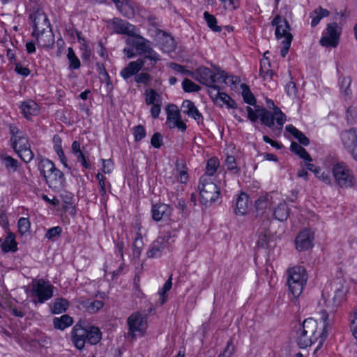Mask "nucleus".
<instances>
[{"instance_id": "f257e3e1", "label": "nucleus", "mask_w": 357, "mask_h": 357, "mask_svg": "<svg viewBox=\"0 0 357 357\" xmlns=\"http://www.w3.org/2000/svg\"><path fill=\"white\" fill-rule=\"evenodd\" d=\"M328 326V317L326 312H323L319 324L312 318L306 319L297 331L296 341L298 346L303 349L317 342L315 351L319 349L326 339Z\"/></svg>"}, {"instance_id": "f03ea898", "label": "nucleus", "mask_w": 357, "mask_h": 357, "mask_svg": "<svg viewBox=\"0 0 357 357\" xmlns=\"http://www.w3.org/2000/svg\"><path fill=\"white\" fill-rule=\"evenodd\" d=\"M10 133L11 147L25 163L30 162L33 160L34 154L31 149L26 135L14 126H10Z\"/></svg>"}, {"instance_id": "7ed1b4c3", "label": "nucleus", "mask_w": 357, "mask_h": 357, "mask_svg": "<svg viewBox=\"0 0 357 357\" xmlns=\"http://www.w3.org/2000/svg\"><path fill=\"white\" fill-rule=\"evenodd\" d=\"M175 238V231L168 230L160 232L158 238L150 245L146 252L147 257L159 258L163 254L169 252Z\"/></svg>"}, {"instance_id": "20e7f679", "label": "nucleus", "mask_w": 357, "mask_h": 357, "mask_svg": "<svg viewBox=\"0 0 357 357\" xmlns=\"http://www.w3.org/2000/svg\"><path fill=\"white\" fill-rule=\"evenodd\" d=\"M128 332L126 337L130 341L135 340L137 337H143L148 328L147 317L139 312L132 313L127 319Z\"/></svg>"}, {"instance_id": "39448f33", "label": "nucleus", "mask_w": 357, "mask_h": 357, "mask_svg": "<svg viewBox=\"0 0 357 357\" xmlns=\"http://www.w3.org/2000/svg\"><path fill=\"white\" fill-rule=\"evenodd\" d=\"M287 284L289 290L294 298H298L303 291L307 280V275L304 267L294 266L287 271Z\"/></svg>"}, {"instance_id": "423d86ee", "label": "nucleus", "mask_w": 357, "mask_h": 357, "mask_svg": "<svg viewBox=\"0 0 357 357\" xmlns=\"http://www.w3.org/2000/svg\"><path fill=\"white\" fill-rule=\"evenodd\" d=\"M334 183L342 189L352 188L356 184V178L349 166L339 162L334 164L331 168Z\"/></svg>"}, {"instance_id": "0eeeda50", "label": "nucleus", "mask_w": 357, "mask_h": 357, "mask_svg": "<svg viewBox=\"0 0 357 357\" xmlns=\"http://www.w3.org/2000/svg\"><path fill=\"white\" fill-rule=\"evenodd\" d=\"M201 202L208 205L215 202L220 195L217 185L213 183V178L208 175H203L199 179L198 185Z\"/></svg>"}, {"instance_id": "6e6552de", "label": "nucleus", "mask_w": 357, "mask_h": 357, "mask_svg": "<svg viewBox=\"0 0 357 357\" xmlns=\"http://www.w3.org/2000/svg\"><path fill=\"white\" fill-rule=\"evenodd\" d=\"M132 38L128 39V43L133 46L137 51H140L144 53V56L142 59H144V61L149 60L151 61V66H153L157 61L160 60L159 54L155 52L152 47H151L150 42L146 38L136 35L131 36Z\"/></svg>"}, {"instance_id": "1a4fd4ad", "label": "nucleus", "mask_w": 357, "mask_h": 357, "mask_svg": "<svg viewBox=\"0 0 357 357\" xmlns=\"http://www.w3.org/2000/svg\"><path fill=\"white\" fill-rule=\"evenodd\" d=\"M54 287L43 279L34 281L32 285V295L37 298L38 303H43L53 296Z\"/></svg>"}, {"instance_id": "9d476101", "label": "nucleus", "mask_w": 357, "mask_h": 357, "mask_svg": "<svg viewBox=\"0 0 357 357\" xmlns=\"http://www.w3.org/2000/svg\"><path fill=\"white\" fill-rule=\"evenodd\" d=\"M189 181L188 168L182 163L176 161L175 168L172 172L165 176V182L167 185H174L176 183L186 184Z\"/></svg>"}, {"instance_id": "9b49d317", "label": "nucleus", "mask_w": 357, "mask_h": 357, "mask_svg": "<svg viewBox=\"0 0 357 357\" xmlns=\"http://www.w3.org/2000/svg\"><path fill=\"white\" fill-rule=\"evenodd\" d=\"M342 28L337 23H330L321 38L319 43L324 47H336L339 43Z\"/></svg>"}, {"instance_id": "f8f14e48", "label": "nucleus", "mask_w": 357, "mask_h": 357, "mask_svg": "<svg viewBox=\"0 0 357 357\" xmlns=\"http://www.w3.org/2000/svg\"><path fill=\"white\" fill-rule=\"evenodd\" d=\"M216 69L218 70V68ZM217 77L218 72L214 73L208 68L201 67L197 69L195 78L200 83L209 87L210 89L218 91L219 86L215 84L218 83Z\"/></svg>"}, {"instance_id": "ddd939ff", "label": "nucleus", "mask_w": 357, "mask_h": 357, "mask_svg": "<svg viewBox=\"0 0 357 357\" xmlns=\"http://www.w3.org/2000/svg\"><path fill=\"white\" fill-rule=\"evenodd\" d=\"M314 233L310 229L301 231L295 239L296 248L298 251H305L314 245Z\"/></svg>"}, {"instance_id": "4468645a", "label": "nucleus", "mask_w": 357, "mask_h": 357, "mask_svg": "<svg viewBox=\"0 0 357 357\" xmlns=\"http://www.w3.org/2000/svg\"><path fill=\"white\" fill-rule=\"evenodd\" d=\"M279 199L278 194H266L260 196L255 201V208L258 215H264L266 211L270 209V207L276 204L277 200Z\"/></svg>"}, {"instance_id": "2eb2a0df", "label": "nucleus", "mask_w": 357, "mask_h": 357, "mask_svg": "<svg viewBox=\"0 0 357 357\" xmlns=\"http://www.w3.org/2000/svg\"><path fill=\"white\" fill-rule=\"evenodd\" d=\"M30 18L33 19V36L51 29L50 20L42 10H36L33 14L30 15Z\"/></svg>"}, {"instance_id": "dca6fc26", "label": "nucleus", "mask_w": 357, "mask_h": 357, "mask_svg": "<svg viewBox=\"0 0 357 357\" xmlns=\"http://www.w3.org/2000/svg\"><path fill=\"white\" fill-rule=\"evenodd\" d=\"M340 139L344 148L351 153L357 146V129L351 128L342 131Z\"/></svg>"}, {"instance_id": "f3484780", "label": "nucleus", "mask_w": 357, "mask_h": 357, "mask_svg": "<svg viewBox=\"0 0 357 357\" xmlns=\"http://www.w3.org/2000/svg\"><path fill=\"white\" fill-rule=\"evenodd\" d=\"M260 120L268 127H272L276 123L281 128L286 121V116L284 113H260Z\"/></svg>"}, {"instance_id": "a211bd4d", "label": "nucleus", "mask_w": 357, "mask_h": 357, "mask_svg": "<svg viewBox=\"0 0 357 357\" xmlns=\"http://www.w3.org/2000/svg\"><path fill=\"white\" fill-rule=\"evenodd\" d=\"M272 26H275V36L278 39L284 38L287 39L289 34H291L290 26L287 20L282 19L279 15H276L271 22Z\"/></svg>"}, {"instance_id": "6ab92c4d", "label": "nucleus", "mask_w": 357, "mask_h": 357, "mask_svg": "<svg viewBox=\"0 0 357 357\" xmlns=\"http://www.w3.org/2000/svg\"><path fill=\"white\" fill-rule=\"evenodd\" d=\"M87 331L81 325L77 324L72 331L73 342L78 349H82L87 341Z\"/></svg>"}, {"instance_id": "aec40b11", "label": "nucleus", "mask_w": 357, "mask_h": 357, "mask_svg": "<svg viewBox=\"0 0 357 357\" xmlns=\"http://www.w3.org/2000/svg\"><path fill=\"white\" fill-rule=\"evenodd\" d=\"M144 59H137L135 61L130 62L120 73L121 76L127 79L137 73L144 66Z\"/></svg>"}, {"instance_id": "412c9836", "label": "nucleus", "mask_w": 357, "mask_h": 357, "mask_svg": "<svg viewBox=\"0 0 357 357\" xmlns=\"http://www.w3.org/2000/svg\"><path fill=\"white\" fill-rule=\"evenodd\" d=\"M249 206L248 195L241 192L234 200V213L238 215H244L247 213Z\"/></svg>"}, {"instance_id": "4be33fe9", "label": "nucleus", "mask_w": 357, "mask_h": 357, "mask_svg": "<svg viewBox=\"0 0 357 357\" xmlns=\"http://www.w3.org/2000/svg\"><path fill=\"white\" fill-rule=\"evenodd\" d=\"M113 26L114 29L118 33L126 34L130 36L135 33V26L125 20L114 18Z\"/></svg>"}, {"instance_id": "5701e85b", "label": "nucleus", "mask_w": 357, "mask_h": 357, "mask_svg": "<svg viewBox=\"0 0 357 357\" xmlns=\"http://www.w3.org/2000/svg\"><path fill=\"white\" fill-rule=\"evenodd\" d=\"M146 102L147 105H152L150 112H160L161 110V97L153 89H148L145 91Z\"/></svg>"}, {"instance_id": "b1692460", "label": "nucleus", "mask_w": 357, "mask_h": 357, "mask_svg": "<svg viewBox=\"0 0 357 357\" xmlns=\"http://www.w3.org/2000/svg\"><path fill=\"white\" fill-rule=\"evenodd\" d=\"M277 202V206L273 208V216L279 221H284L287 220L289 216V209L287 207L286 202L284 199H280V197Z\"/></svg>"}, {"instance_id": "393cba45", "label": "nucleus", "mask_w": 357, "mask_h": 357, "mask_svg": "<svg viewBox=\"0 0 357 357\" xmlns=\"http://www.w3.org/2000/svg\"><path fill=\"white\" fill-rule=\"evenodd\" d=\"M38 44L43 47H50L54 44V36L51 29L44 31L43 33L35 34Z\"/></svg>"}, {"instance_id": "a878e982", "label": "nucleus", "mask_w": 357, "mask_h": 357, "mask_svg": "<svg viewBox=\"0 0 357 357\" xmlns=\"http://www.w3.org/2000/svg\"><path fill=\"white\" fill-rule=\"evenodd\" d=\"M166 124L169 128H177L183 132L186 129L185 123L182 121L180 113H167Z\"/></svg>"}, {"instance_id": "bb28decb", "label": "nucleus", "mask_w": 357, "mask_h": 357, "mask_svg": "<svg viewBox=\"0 0 357 357\" xmlns=\"http://www.w3.org/2000/svg\"><path fill=\"white\" fill-rule=\"evenodd\" d=\"M171 213V208L165 204H156L153 206L152 215L153 218L159 221L165 218H167Z\"/></svg>"}, {"instance_id": "cd10ccee", "label": "nucleus", "mask_w": 357, "mask_h": 357, "mask_svg": "<svg viewBox=\"0 0 357 357\" xmlns=\"http://www.w3.org/2000/svg\"><path fill=\"white\" fill-rule=\"evenodd\" d=\"M165 112H199L195 104L189 100H185L183 102L181 109L179 110L177 105L171 104L168 105L165 109Z\"/></svg>"}, {"instance_id": "c85d7f7f", "label": "nucleus", "mask_w": 357, "mask_h": 357, "mask_svg": "<svg viewBox=\"0 0 357 357\" xmlns=\"http://www.w3.org/2000/svg\"><path fill=\"white\" fill-rule=\"evenodd\" d=\"M264 100L265 103H263L262 105H255V111L250 107H248L247 112H268V109H272L273 112H282L280 108L275 105L273 100L266 97Z\"/></svg>"}, {"instance_id": "c756f323", "label": "nucleus", "mask_w": 357, "mask_h": 357, "mask_svg": "<svg viewBox=\"0 0 357 357\" xmlns=\"http://www.w3.org/2000/svg\"><path fill=\"white\" fill-rule=\"evenodd\" d=\"M329 14L330 12L327 9L323 8L321 6L317 7L310 13V17L312 18L311 26H316L322 18L328 17Z\"/></svg>"}, {"instance_id": "7c9ffc66", "label": "nucleus", "mask_w": 357, "mask_h": 357, "mask_svg": "<svg viewBox=\"0 0 357 357\" xmlns=\"http://www.w3.org/2000/svg\"><path fill=\"white\" fill-rule=\"evenodd\" d=\"M73 324V319L68 314H63L60 317H55L53 319V324L55 328L63 331Z\"/></svg>"}, {"instance_id": "2f4dec72", "label": "nucleus", "mask_w": 357, "mask_h": 357, "mask_svg": "<svg viewBox=\"0 0 357 357\" xmlns=\"http://www.w3.org/2000/svg\"><path fill=\"white\" fill-rule=\"evenodd\" d=\"M348 291V287L344 284V283H342L340 280L338 286L336 287L335 289V294L333 298V303L335 305H338L340 303L344 301L345 298L346 294Z\"/></svg>"}, {"instance_id": "473e14b6", "label": "nucleus", "mask_w": 357, "mask_h": 357, "mask_svg": "<svg viewBox=\"0 0 357 357\" xmlns=\"http://www.w3.org/2000/svg\"><path fill=\"white\" fill-rule=\"evenodd\" d=\"M3 165L8 172H15L20 167V162L18 160L10 155H2L0 157Z\"/></svg>"}, {"instance_id": "72a5a7b5", "label": "nucleus", "mask_w": 357, "mask_h": 357, "mask_svg": "<svg viewBox=\"0 0 357 357\" xmlns=\"http://www.w3.org/2000/svg\"><path fill=\"white\" fill-rule=\"evenodd\" d=\"M0 245L4 252H15L17 250V243L15 235L13 233H9L4 241H1Z\"/></svg>"}, {"instance_id": "f704fd0d", "label": "nucleus", "mask_w": 357, "mask_h": 357, "mask_svg": "<svg viewBox=\"0 0 357 357\" xmlns=\"http://www.w3.org/2000/svg\"><path fill=\"white\" fill-rule=\"evenodd\" d=\"M274 72L271 69V64L268 59H263L260 61L259 75L264 79H271Z\"/></svg>"}, {"instance_id": "c9c22d12", "label": "nucleus", "mask_w": 357, "mask_h": 357, "mask_svg": "<svg viewBox=\"0 0 357 357\" xmlns=\"http://www.w3.org/2000/svg\"><path fill=\"white\" fill-rule=\"evenodd\" d=\"M63 176V173L59 169L55 168L49 175H47L45 179L50 185L57 187L58 185L61 184Z\"/></svg>"}, {"instance_id": "e433bc0d", "label": "nucleus", "mask_w": 357, "mask_h": 357, "mask_svg": "<svg viewBox=\"0 0 357 357\" xmlns=\"http://www.w3.org/2000/svg\"><path fill=\"white\" fill-rule=\"evenodd\" d=\"M218 83H225L236 85L240 82V78L238 76L230 75L228 76L227 74L220 69H218V77H217Z\"/></svg>"}, {"instance_id": "4c0bfd02", "label": "nucleus", "mask_w": 357, "mask_h": 357, "mask_svg": "<svg viewBox=\"0 0 357 357\" xmlns=\"http://www.w3.org/2000/svg\"><path fill=\"white\" fill-rule=\"evenodd\" d=\"M69 306L68 301L65 298H56L51 305V311L54 314H60L65 312Z\"/></svg>"}, {"instance_id": "58836bf2", "label": "nucleus", "mask_w": 357, "mask_h": 357, "mask_svg": "<svg viewBox=\"0 0 357 357\" xmlns=\"http://www.w3.org/2000/svg\"><path fill=\"white\" fill-rule=\"evenodd\" d=\"M87 331V342L91 344H98L102 339V333H100L98 328L95 326H91Z\"/></svg>"}, {"instance_id": "ea45409f", "label": "nucleus", "mask_w": 357, "mask_h": 357, "mask_svg": "<svg viewBox=\"0 0 357 357\" xmlns=\"http://www.w3.org/2000/svg\"><path fill=\"white\" fill-rule=\"evenodd\" d=\"M38 168L43 176L46 178L47 175H49L56 167L51 160L47 158H43L39 162Z\"/></svg>"}, {"instance_id": "a19ab883", "label": "nucleus", "mask_w": 357, "mask_h": 357, "mask_svg": "<svg viewBox=\"0 0 357 357\" xmlns=\"http://www.w3.org/2000/svg\"><path fill=\"white\" fill-rule=\"evenodd\" d=\"M204 18L206 22L207 26L214 32H220L222 29L220 26H218L217 19L215 17L208 12L205 11L204 13Z\"/></svg>"}, {"instance_id": "79ce46f5", "label": "nucleus", "mask_w": 357, "mask_h": 357, "mask_svg": "<svg viewBox=\"0 0 357 357\" xmlns=\"http://www.w3.org/2000/svg\"><path fill=\"white\" fill-rule=\"evenodd\" d=\"M241 88L242 89V96L243 98V100L250 105H257L256 104V99L253 95V93L250 91L249 87L245 84H241Z\"/></svg>"}, {"instance_id": "37998d69", "label": "nucleus", "mask_w": 357, "mask_h": 357, "mask_svg": "<svg viewBox=\"0 0 357 357\" xmlns=\"http://www.w3.org/2000/svg\"><path fill=\"white\" fill-rule=\"evenodd\" d=\"M286 129L288 132L291 133L295 138H296L298 142L304 146H307L309 144V139L305 137L304 134H303L300 130L294 127L291 125L287 126Z\"/></svg>"}, {"instance_id": "c03bdc74", "label": "nucleus", "mask_w": 357, "mask_h": 357, "mask_svg": "<svg viewBox=\"0 0 357 357\" xmlns=\"http://www.w3.org/2000/svg\"><path fill=\"white\" fill-rule=\"evenodd\" d=\"M219 167L220 162L218 159L216 158H211L207 162L206 172L204 175H208V177L212 178L211 176L214 175Z\"/></svg>"}, {"instance_id": "a18cd8bd", "label": "nucleus", "mask_w": 357, "mask_h": 357, "mask_svg": "<svg viewBox=\"0 0 357 357\" xmlns=\"http://www.w3.org/2000/svg\"><path fill=\"white\" fill-rule=\"evenodd\" d=\"M291 151L298 154L301 158L304 159L305 161L310 162L312 161V158L307 153L304 148H303L301 145H299L296 142H291Z\"/></svg>"}, {"instance_id": "49530a36", "label": "nucleus", "mask_w": 357, "mask_h": 357, "mask_svg": "<svg viewBox=\"0 0 357 357\" xmlns=\"http://www.w3.org/2000/svg\"><path fill=\"white\" fill-rule=\"evenodd\" d=\"M172 285V276H170V278L163 284L162 289H160L158 291V294L160 296L158 301L160 302V305H162L166 302L167 297L166 294L171 289Z\"/></svg>"}, {"instance_id": "de8ad7c7", "label": "nucleus", "mask_w": 357, "mask_h": 357, "mask_svg": "<svg viewBox=\"0 0 357 357\" xmlns=\"http://www.w3.org/2000/svg\"><path fill=\"white\" fill-rule=\"evenodd\" d=\"M67 57L70 63V69H78L80 67L79 59L75 55L74 50L72 47H68Z\"/></svg>"}, {"instance_id": "09e8293b", "label": "nucleus", "mask_w": 357, "mask_h": 357, "mask_svg": "<svg viewBox=\"0 0 357 357\" xmlns=\"http://www.w3.org/2000/svg\"><path fill=\"white\" fill-rule=\"evenodd\" d=\"M217 92V96L220 98V100L223 104L227 105V108L229 109H235L236 107V102L227 94L225 93H221L220 91V87L218 88V91Z\"/></svg>"}, {"instance_id": "8fccbe9b", "label": "nucleus", "mask_w": 357, "mask_h": 357, "mask_svg": "<svg viewBox=\"0 0 357 357\" xmlns=\"http://www.w3.org/2000/svg\"><path fill=\"white\" fill-rule=\"evenodd\" d=\"M83 305L90 312H96L97 311H98L103 307L104 304L101 301H87L83 303Z\"/></svg>"}, {"instance_id": "3c124183", "label": "nucleus", "mask_w": 357, "mask_h": 357, "mask_svg": "<svg viewBox=\"0 0 357 357\" xmlns=\"http://www.w3.org/2000/svg\"><path fill=\"white\" fill-rule=\"evenodd\" d=\"M183 89L186 92H196L200 90V86L190 79L185 78L182 82Z\"/></svg>"}, {"instance_id": "603ef678", "label": "nucleus", "mask_w": 357, "mask_h": 357, "mask_svg": "<svg viewBox=\"0 0 357 357\" xmlns=\"http://www.w3.org/2000/svg\"><path fill=\"white\" fill-rule=\"evenodd\" d=\"M30 222L26 218H20L18 220L19 231L22 234L27 233L30 229Z\"/></svg>"}, {"instance_id": "864d4df0", "label": "nucleus", "mask_w": 357, "mask_h": 357, "mask_svg": "<svg viewBox=\"0 0 357 357\" xmlns=\"http://www.w3.org/2000/svg\"><path fill=\"white\" fill-rule=\"evenodd\" d=\"M225 165L227 166V168L230 170L233 171L235 174H238L240 169L237 167L236 163L235 158L232 155H227L225 160Z\"/></svg>"}, {"instance_id": "5fc2aeb1", "label": "nucleus", "mask_w": 357, "mask_h": 357, "mask_svg": "<svg viewBox=\"0 0 357 357\" xmlns=\"http://www.w3.org/2000/svg\"><path fill=\"white\" fill-rule=\"evenodd\" d=\"M292 39V34H289L287 39H284V40L282 42V47L280 50V54L283 58H284L288 53Z\"/></svg>"}, {"instance_id": "6e6d98bb", "label": "nucleus", "mask_w": 357, "mask_h": 357, "mask_svg": "<svg viewBox=\"0 0 357 357\" xmlns=\"http://www.w3.org/2000/svg\"><path fill=\"white\" fill-rule=\"evenodd\" d=\"M151 79L152 77L151 75L146 73H142L139 74L137 73V75L135 77V81L137 83L144 84H147L151 80Z\"/></svg>"}, {"instance_id": "4d7b16f0", "label": "nucleus", "mask_w": 357, "mask_h": 357, "mask_svg": "<svg viewBox=\"0 0 357 357\" xmlns=\"http://www.w3.org/2000/svg\"><path fill=\"white\" fill-rule=\"evenodd\" d=\"M61 231L62 229L59 226L52 227L47 231L45 238L49 240H52L54 237L59 236Z\"/></svg>"}, {"instance_id": "13d9d810", "label": "nucleus", "mask_w": 357, "mask_h": 357, "mask_svg": "<svg viewBox=\"0 0 357 357\" xmlns=\"http://www.w3.org/2000/svg\"><path fill=\"white\" fill-rule=\"evenodd\" d=\"M351 82V79L349 77H344L341 81L340 88L344 96H349L351 93V90L349 89Z\"/></svg>"}, {"instance_id": "bf43d9fd", "label": "nucleus", "mask_w": 357, "mask_h": 357, "mask_svg": "<svg viewBox=\"0 0 357 357\" xmlns=\"http://www.w3.org/2000/svg\"><path fill=\"white\" fill-rule=\"evenodd\" d=\"M315 176L324 183L330 185H332V179L328 172H321L319 169L318 172H316Z\"/></svg>"}, {"instance_id": "052dcab7", "label": "nucleus", "mask_w": 357, "mask_h": 357, "mask_svg": "<svg viewBox=\"0 0 357 357\" xmlns=\"http://www.w3.org/2000/svg\"><path fill=\"white\" fill-rule=\"evenodd\" d=\"M54 149L57 155H61L63 152L62 149V140L59 135H55L53 137Z\"/></svg>"}, {"instance_id": "680f3d73", "label": "nucleus", "mask_w": 357, "mask_h": 357, "mask_svg": "<svg viewBox=\"0 0 357 357\" xmlns=\"http://www.w3.org/2000/svg\"><path fill=\"white\" fill-rule=\"evenodd\" d=\"M234 350V345L233 344L232 341L230 340L227 342V345L223 352L221 353L218 357H232Z\"/></svg>"}, {"instance_id": "e2e57ef3", "label": "nucleus", "mask_w": 357, "mask_h": 357, "mask_svg": "<svg viewBox=\"0 0 357 357\" xmlns=\"http://www.w3.org/2000/svg\"><path fill=\"white\" fill-rule=\"evenodd\" d=\"M285 91L287 94L290 97L296 96L297 93L296 84L292 81L287 82L285 85Z\"/></svg>"}, {"instance_id": "0e129e2a", "label": "nucleus", "mask_w": 357, "mask_h": 357, "mask_svg": "<svg viewBox=\"0 0 357 357\" xmlns=\"http://www.w3.org/2000/svg\"><path fill=\"white\" fill-rule=\"evenodd\" d=\"M36 107L37 104L33 100L23 102L20 105V109L22 112H29L30 110H36Z\"/></svg>"}, {"instance_id": "69168bd1", "label": "nucleus", "mask_w": 357, "mask_h": 357, "mask_svg": "<svg viewBox=\"0 0 357 357\" xmlns=\"http://www.w3.org/2000/svg\"><path fill=\"white\" fill-rule=\"evenodd\" d=\"M133 135L136 141L142 140L146 135L144 128L141 126L135 127Z\"/></svg>"}, {"instance_id": "338daca9", "label": "nucleus", "mask_w": 357, "mask_h": 357, "mask_svg": "<svg viewBox=\"0 0 357 357\" xmlns=\"http://www.w3.org/2000/svg\"><path fill=\"white\" fill-rule=\"evenodd\" d=\"M151 145L155 148H160L162 144V137L159 132H155L151 139Z\"/></svg>"}, {"instance_id": "774afa93", "label": "nucleus", "mask_w": 357, "mask_h": 357, "mask_svg": "<svg viewBox=\"0 0 357 357\" xmlns=\"http://www.w3.org/2000/svg\"><path fill=\"white\" fill-rule=\"evenodd\" d=\"M351 331L354 337L357 340V311H354L351 317Z\"/></svg>"}]
</instances>
